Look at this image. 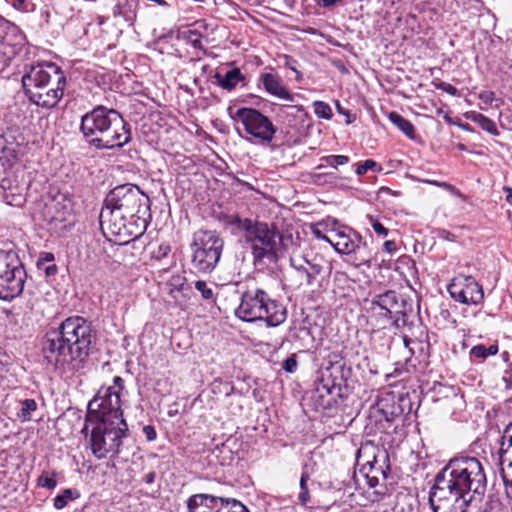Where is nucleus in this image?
I'll return each mask as SVG.
<instances>
[{
  "label": "nucleus",
  "mask_w": 512,
  "mask_h": 512,
  "mask_svg": "<svg viewBox=\"0 0 512 512\" xmlns=\"http://www.w3.org/2000/svg\"><path fill=\"white\" fill-rule=\"evenodd\" d=\"M487 488L482 463L474 457L451 459L435 476L429 492L433 512H468L481 501Z\"/></svg>",
  "instance_id": "nucleus-1"
},
{
  "label": "nucleus",
  "mask_w": 512,
  "mask_h": 512,
  "mask_svg": "<svg viewBox=\"0 0 512 512\" xmlns=\"http://www.w3.org/2000/svg\"><path fill=\"white\" fill-rule=\"evenodd\" d=\"M149 217L150 199L133 184L112 189L99 216L101 227L123 243L139 238L148 226Z\"/></svg>",
  "instance_id": "nucleus-2"
},
{
  "label": "nucleus",
  "mask_w": 512,
  "mask_h": 512,
  "mask_svg": "<svg viewBox=\"0 0 512 512\" xmlns=\"http://www.w3.org/2000/svg\"><path fill=\"white\" fill-rule=\"evenodd\" d=\"M93 339L91 324L86 319L69 317L57 329L46 332L42 352L56 369L75 371L89 356Z\"/></svg>",
  "instance_id": "nucleus-3"
},
{
  "label": "nucleus",
  "mask_w": 512,
  "mask_h": 512,
  "mask_svg": "<svg viewBox=\"0 0 512 512\" xmlns=\"http://www.w3.org/2000/svg\"><path fill=\"white\" fill-rule=\"evenodd\" d=\"M67 80L55 63L45 62L30 66L22 76V87L28 100L38 107L52 109L64 95Z\"/></svg>",
  "instance_id": "nucleus-4"
},
{
  "label": "nucleus",
  "mask_w": 512,
  "mask_h": 512,
  "mask_svg": "<svg viewBox=\"0 0 512 512\" xmlns=\"http://www.w3.org/2000/svg\"><path fill=\"white\" fill-rule=\"evenodd\" d=\"M229 223L237 226L243 233L245 243L251 250L254 265L265 259L274 262L278 259L283 246V234L273 223L241 218L232 215Z\"/></svg>",
  "instance_id": "nucleus-5"
},
{
  "label": "nucleus",
  "mask_w": 512,
  "mask_h": 512,
  "mask_svg": "<svg viewBox=\"0 0 512 512\" xmlns=\"http://www.w3.org/2000/svg\"><path fill=\"white\" fill-rule=\"evenodd\" d=\"M235 314L246 322L263 320L269 327L279 326L287 318L286 307L260 288L248 289L242 294Z\"/></svg>",
  "instance_id": "nucleus-6"
},
{
  "label": "nucleus",
  "mask_w": 512,
  "mask_h": 512,
  "mask_svg": "<svg viewBox=\"0 0 512 512\" xmlns=\"http://www.w3.org/2000/svg\"><path fill=\"white\" fill-rule=\"evenodd\" d=\"M91 427L89 444L92 454L99 460L116 458L121 451L123 440L128 436L126 420H93L86 418L83 431Z\"/></svg>",
  "instance_id": "nucleus-7"
},
{
  "label": "nucleus",
  "mask_w": 512,
  "mask_h": 512,
  "mask_svg": "<svg viewBox=\"0 0 512 512\" xmlns=\"http://www.w3.org/2000/svg\"><path fill=\"white\" fill-rule=\"evenodd\" d=\"M351 392L348 380L344 374H342L341 380L338 383L331 378V374L327 377L322 374L317 379L314 389L305 400L315 411H326L342 405L350 397Z\"/></svg>",
  "instance_id": "nucleus-8"
},
{
  "label": "nucleus",
  "mask_w": 512,
  "mask_h": 512,
  "mask_svg": "<svg viewBox=\"0 0 512 512\" xmlns=\"http://www.w3.org/2000/svg\"><path fill=\"white\" fill-rule=\"evenodd\" d=\"M224 240L215 231H199L191 245L192 266L200 273L212 272L222 255Z\"/></svg>",
  "instance_id": "nucleus-9"
},
{
  "label": "nucleus",
  "mask_w": 512,
  "mask_h": 512,
  "mask_svg": "<svg viewBox=\"0 0 512 512\" xmlns=\"http://www.w3.org/2000/svg\"><path fill=\"white\" fill-rule=\"evenodd\" d=\"M410 400L402 395L387 393L381 396L377 403L369 410V420L375 422L377 430H385L387 424L401 418L406 410L410 411Z\"/></svg>",
  "instance_id": "nucleus-10"
},
{
  "label": "nucleus",
  "mask_w": 512,
  "mask_h": 512,
  "mask_svg": "<svg viewBox=\"0 0 512 512\" xmlns=\"http://www.w3.org/2000/svg\"><path fill=\"white\" fill-rule=\"evenodd\" d=\"M87 418L93 420H125L121 410V398L114 390L101 387L88 404Z\"/></svg>",
  "instance_id": "nucleus-11"
},
{
  "label": "nucleus",
  "mask_w": 512,
  "mask_h": 512,
  "mask_svg": "<svg viewBox=\"0 0 512 512\" xmlns=\"http://www.w3.org/2000/svg\"><path fill=\"white\" fill-rule=\"evenodd\" d=\"M376 447L372 443H365L360 446L356 452V465L359 466V472L354 470V487L367 485L370 488L377 486L379 474H383L381 468L375 467Z\"/></svg>",
  "instance_id": "nucleus-12"
},
{
  "label": "nucleus",
  "mask_w": 512,
  "mask_h": 512,
  "mask_svg": "<svg viewBox=\"0 0 512 512\" xmlns=\"http://www.w3.org/2000/svg\"><path fill=\"white\" fill-rule=\"evenodd\" d=\"M233 118L240 121L245 131L260 142H270L276 132L269 118L253 108H240Z\"/></svg>",
  "instance_id": "nucleus-13"
},
{
  "label": "nucleus",
  "mask_w": 512,
  "mask_h": 512,
  "mask_svg": "<svg viewBox=\"0 0 512 512\" xmlns=\"http://www.w3.org/2000/svg\"><path fill=\"white\" fill-rule=\"evenodd\" d=\"M112 121L117 124H108L99 138L91 140V144L101 149H112L122 147L129 142L131 138L130 125L123 119L122 115L117 111L112 115Z\"/></svg>",
  "instance_id": "nucleus-14"
},
{
  "label": "nucleus",
  "mask_w": 512,
  "mask_h": 512,
  "mask_svg": "<svg viewBox=\"0 0 512 512\" xmlns=\"http://www.w3.org/2000/svg\"><path fill=\"white\" fill-rule=\"evenodd\" d=\"M116 113L115 109H108L100 105L83 115L80 130L86 141L91 144V140H94L95 137L99 138L100 133L105 130L108 124H117L112 121V115Z\"/></svg>",
  "instance_id": "nucleus-15"
},
{
  "label": "nucleus",
  "mask_w": 512,
  "mask_h": 512,
  "mask_svg": "<svg viewBox=\"0 0 512 512\" xmlns=\"http://www.w3.org/2000/svg\"><path fill=\"white\" fill-rule=\"evenodd\" d=\"M450 296L463 304H479L484 298L482 286L472 277L458 275L448 286Z\"/></svg>",
  "instance_id": "nucleus-16"
},
{
  "label": "nucleus",
  "mask_w": 512,
  "mask_h": 512,
  "mask_svg": "<svg viewBox=\"0 0 512 512\" xmlns=\"http://www.w3.org/2000/svg\"><path fill=\"white\" fill-rule=\"evenodd\" d=\"M499 463L505 493L508 498L512 499V423L506 426L501 436Z\"/></svg>",
  "instance_id": "nucleus-17"
},
{
  "label": "nucleus",
  "mask_w": 512,
  "mask_h": 512,
  "mask_svg": "<svg viewBox=\"0 0 512 512\" xmlns=\"http://www.w3.org/2000/svg\"><path fill=\"white\" fill-rule=\"evenodd\" d=\"M27 277L24 267L0 276V299L11 300L21 294Z\"/></svg>",
  "instance_id": "nucleus-18"
},
{
  "label": "nucleus",
  "mask_w": 512,
  "mask_h": 512,
  "mask_svg": "<svg viewBox=\"0 0 512 512\" xmlns=\"http://www.w3.org/2000/svg\"><path fill=\"white\" fill-rule=\"evenodd\" d=\"M292 110L287 114L288 126L293 129L291 132L294 142H297L302 136L306 135L311 126V118L302 107L291 106ZM290 134V131H287Z\"/></svg>",
  "instance_id": "nucleus-19"
},
{
  "label": "nucleus",
  "mask_w": 512,
  "mask_h": 512,
  "mask_svg": "<svg viewBox=\"0 0 512 512\" xmlns=\"http://www.w3.org/2000/svg\"><path fill=\"white\" fill-rule=\"evenodd\" d=\"M362 310L366 312L363 317H366L367 322L371 324L372 327H385L386 322H388L391 317L376 298L368 300L364 297Z\"/></svg>",
  "instance_id": "nucleus-20"
},
{
  "label": "nucleus",
  "mask_w": 512,
  "mask_h": 512,
  "mask_svg": "<svg viewBox=\"0 0 512 512\" xmlns=\"http://www.w3.org/2000/svg\"><path fill=\"white\" fill-rule=\"evenodd\" d=\"M219 506L218 497L210 494H195L187 500L189 512H218Z\"/></svg>",
  "instance_id": "nucleus-21"
},
{
  "label": "nucleus",
  "mask_w": 512,
  "mask_h": 512,
  "mask_svg": "<svg viewBox=\"0 0 512 512\" xmlns=\"http://www.w3.org/2000/svg\"><path fill=\"white\" fill-rule=\"evenodd\" d=\"M371 352L366 347L362 348V352L359 350L354 352V364L359 372L362 380H369L370 376L377 373L376 366L371 364L370 356Z\"/></svg>",
  "instance_id": "nucleus-22"
},
{
  "label": "nucleus",
  "mask_w": 512,
  "mask_h": 512,
  "mask_svg": "<svg viewBox=\"0 0 512 512\" xmlns=\"http://www.w3.org/2000/svg\"><path fill=\"white\" fill-rule=\"evenodd\" d=\"M205 27L206 25L203 21H197L191 27L179 30L178 39L185 41L195 49L204 50V46L202 44V38L204 36L201 33V29Z\"/></svg>",
  "instance_id": "nucleus-23"
},
{
  "label": "nucleus",
  "mask_w": 512,
  "mask_h": 512,
  "mask_svg": "<svg viewBox=\"0 0 512 512\" xmlns=\"http://www.w3.org/2000/svg\"><path fill=\"white\" fill-rule=\"evenodd\" d=\"M261 79L265 90L269 94L286 101H293L292 94L281 84L277 76L271 73H265L262 75Z\"/></svg>",
  "instance_id": "nucleus-24"
},
{
  "label": "nucleus",
  "mask_w": 512,
  "mask_h": 512,
  "mask_svg": "<svg viewBox=\"0 0 512 512\" xmlns=\"http://www.w3.org/2000/svg\"><path fill=\"white\" fill-rule=\"evenodd\" d=\"M214 78L221 88L228 91L233 90L239 82L244 80V76L239 68H233L227 71L225 75H221V73L216 72Z\"/></svg>",
  "instance_id": "nucleus-25"
},
{
  "label": "nucleus",
  "mask_w": 512,
  "mask_h": 512,
  "mask_svg": "<svg viewBox=\"0 0 512 512\" xmlns=\"http://www.w3.org/2000/svg\"><path fill=\"white\" fill-rule=\"evenodd\" d=\"M136 0H119L113 8V16L121 17L125 21L132 23L136 18Z\"/></svg>",
  "instance_id": "nucleus-26"
},
{
  "label": "nucleus",
  "mask_w": 512,
  "mask_h": 512,
  "mask_svg": "<svg viewBox=\"0 0 512 512\" xmlns=\"http://www.w3.org/2000/svg\"><path fill=\"white\" fill-rule=\"evenodd\" d=\"M23 265L17 254L12 250H0V276L8 275L9 272L20 268Z\"/></svg>",
  "instance_id": "nucleus-27"
},
{
  "label": "nucleus",
  "mask_w": 512,
  "mask_h": 512,
  "mask_svg": "<svg viewBox=\"0 0 512 512\" xmlns=\"http://www.w3.org/2000/svg\"><path fill=\"white\" fill-rule=\"evenodd\" d=\"M351 280L346 272L336 271L334 275V289L333 292L338 298H348L352 290Z\"/></svg>",
  "instance_id": "nucleus-28"
},
{
  "label": "nucleus",
  "mask_w": 512,
  "mask_h": 512,
  "mask_svg": "<svg viewBox=\"0 0 512 512\" xmlns=\"http://www.w3.org/2000/svg\"><path fill=\"white\" fill-rule=\"evenodd\" d=\"M359 282V289L363 291L362 296H364V290L371 283V268L367 261L354 264V282Z\"/></svg>",
  "instance_id": "nucleus-29"
},
{
  "label": "nucleus",
  "mask_w": 512,
  "mask_h": 512,
  "mask_svg": "<svg viewBox=\"0 0 512 512\" xmlns=\"http://www.w3.org/2000/svg\"><path fill=\"white\" fill-rule=\"evenodd\" d=\"M388 118L391 123L402 131L408 138L415 139L414 125L408 119L404 118L397 112H390Z\"/></svg>",
  "instance_id": "nucleus-30"
},
{
  "label": "nucleus",
  "mask_w": 512,
  "mask_h": 512,
  "mask_svg": "<svg viewBox=\"0 0 512 512\" xmlns=\"http://www.w3.org/2000/svg\"><path fill=\"white\" fill-rule=\"evenodd\" d=\"M20 407L17 411V418L22 422L30 421L32 419V412L38 408L37 402L34 399H25L20 401Z\"/></svg>",
  "instance_id": "nucleus-31"
},
{
  "label": "nucleus",
  "mask_w": 512,
  "mask_h": 512,
  "mask_svg": "<svg viewBox=\"0 0 512 512\" xmlns=\"http://www.w3.org/2000/svg\"><path fill=\"white\" fill-rule=\"evenodd\" d=\"M470 119L472 122L478 124L483 130L489 132L492 135H497L498 130L493 120L489 119L485 115L477 112H472Z\"/></svg>",
  "instance_id": "nucleus-32"
},
{
  "label": "nucleus",
  "mask_w": 512,
  "mask_h": 512,
  "mask_svg": "<svg viewBox=\"0 0 512 512\" xmlns=\"http://www.w3.org/2000/svg\"><path fill=\"white\" fill-rule=\"evenodd\" d=\"M220 506L218 512H249L248 508L235 499L218 497Z\"/></svg>",
  "instance_id": "nucleus-33"
},
{
  "label": "nucleus",
  "mask_w": 512,
  "mask_h": 512,
  "mask_svg": "<svg viewBox=\"0 0 512 512\" xmlns=\"http://www.w3.org/2000/svg\"><path fill=\"white\" fill-rule=\"evenodd\" d=\"M4 200L8 205L20 207L25 203V195L17 187H8L4 189Z\"/></svg>",
  "instance_id": "nucleus-34"
},
{
  "label": "nucleus",
  "mask_w": 512,
  "mask_h": 512,
  "mask_svg": "<svg viewBox=\"0 0 512 512\" xmlns=\"http://www.w3.org/2000/svg\"><path fill=\"white\" fill-rule=\"evenodd\" d=\"M186 277L182 274L172 275L167 282L169 294L175 297L176 292H181L186 284Z\"/></svg>",
  "instance_id": "nucleus-35"
},
{
  "label": "nucleus",
  "mask_w": 512,
  "mask_h": 512,
  "mask_svg": "<svg viewBox=\"0 0 512 512\" xmlns=\"http://www.w3.org/2000/svg\"><path fill=\"white\" fill-rule=\"evenodd\" d=\"M397 297L398 296L395 291H387L381 295L376 296L375 298L384 307V310H386L391 316V307L395 303Z\"/></svg>",
  "instance_id": "nucleus-36"
},
{
  "label": "nucleus",
  "mask_w": 512,
  "mask_h": 512,
  "mask_svg": "<svg viewBox=\"0 0 512 512\" xmlns=\"http://www.w3.org/2000/svg\"><path fill=\"white\" fill-rule=\"evenodd\" d=\"M74 492L72 489H64L61 494L57 495L53 500V505L56 509H63L69 500L74 499Z\"/></svg>",
  "instance_id": "nucleus-37"
},
{
  "label": "nucleus",
  "mask_w": 512,
  "mask_h": 512,
  "mask_svg": "<svg viewBox=\"0 0 512 512\" xmlns=\"http://www.w3.org/2000/svg\"><path fill=\"white\" fill-rule=\"evenodd\" d=\"M304 262L306 264L305 282L307 285H311L316 276L321 273L322 267L319 264H313L307 260H304Z\"/></svg>",
  "instance_id": "nucleus-38"
},
{
  "label": "nucleus",
  "mask_w": 512,
  "mask_h": 512,
  "mask_svg": "<svg viewBox=\"0 0 512 512\" xmlns=\"http://www.w3.org/2000/svg\"><path fill=\"white\" fill-rule=\"evenodd\" d=\"M313 107L315 114L319 118L330 119L333 115L330 106L323 101H315Z\"/></svg>",
  "instance_id": "nucleus-39"
},
{
  "label": "nucleus",
  "mask_w": 512,
  "mask_h": 512,
  "mask_svg": "<svg viewBox=\"0 0 512 512\" xmlns=\"http://www.w3.org/2000/svg\"><path fill=\"white\" fill-rule=\"evenodd\" d=\"M195 288L201 293L202 298L205 300H211L214 296L212 288L203 280L196 281Z\"/></svg>",
  "instance_id": "nucleus-40"
},
{
  "label": "nucleus",
  "mask_w": 512,
  "mask_h": 512,
  "mask_svg": "<svg viewBox=\"0 0 512 512\" xmlns=\"http://www.w3.org/2000/svg\"><path fill=\"white\" fill-rule=\"evenodd\" d=\"M14 150L7 146V141L3 136H0V160H10L14 157Z\"/></svg>",
  "instance_id": "nucleus-41"
},
{
  "label": "nucleus",
  "mask_w": 512,
  "mask_h": 512,
  "mask_svg": "<svg viewBox=\"0 0 512 512\" xmlns=\"http://www.w3.org/2000/svg\"><path fill=\"white\" fill-rule=\"evenodd\" d=\"M37 484L40 487L54 489L57 485V482L53 477L43 473L38 477Z\"/></svg>",
  "instance_id": "nucleus-42"
},
{
  "label": "nucleus",
  "mask_w": 512,
  "mask_h": 512,
  "mask_svg": "<svg viewBox=\"0 0 512 512\" xmlns=\"http://www.w3.org/2000/svg\"><path fill=\"white\" fill-rule=\"evenodd\" d=\"M305 259H296L294 257L290 258L291 266L300 273L301 279L305 281V270L306 264L304 262Z\"/></svg>",
  "instance_id": "nucleus-43"
},
{
  "label": "nucleus",
  "mask_w": 512,
  "mask_h": 512,
  "mask_svg": "<svg viewBox=\"0 0 512 512\" xmlns=\"http://www.w3.org/2000/svg\"><path fill=\"white\" fill-rule=\"evenodd\" d=\"M297 366H298V362H297V357L295 354H292L290 357H288L284 362H283V369L288 372V373H293L296 371L297 369Z\"/></svg>",
  "instance_id": "nucleus-44"
},
{
  "label": "nucleus",
  "mask_w": 512,
  "mask_h": 512,
  "mask_svg": "<svg viewBox=\"0 0 512 512\" xmlns=\"http://www.w3.org/2000/svg\"><path fill=\"white\" fill-rule=\"evenodd\" d=\"M433 184L439 186V187H442L446 190H448L449 192L453 193L454 195H456L457 197L463 199V200H466V196L460 191L458 190L455 186L453 185H450L446 182H432Z\"/></svg>",
  "instance_id": "nucleus-45"
},
{
  "label": "nucleus",
  "mask_w": 512,
  "mask_h": 512,
  "mask_svg": "<svg viewBox=\"0 0 512 512\" xmlns=\"http://www.w3.org/2000/svg\"><path fill=\"white\" fill-rule=\"evenodd\" d=\"M170 250L171 248L169 245L161 244L158 246L157 250L152 252V258L160 260L166 257L169 254Z\"/></svg>",
  "instance_id": "nucleus-46"
},
{
  "label": "nucleus",
  "mask_w": 512,
  "mask_h": 512,
  "mask_svg": "<svg viewBox=\"0 0 512 512\" xmlns=\"http://www.w3.org/2000/svg\"><path fill=\"white\" fill-rule=\"evenodd\" d=\"M434 86L437 89L442 90L452 96H456L458 94L457 88L455 86L451 85L450 83L439 82V83H434Z\"/></svg>",
  "instance_id": "nucleus-47"
},
{
  "label": "nucleus",
  "mask_w": 512,
  "mask_h": 512,
  "mask_svg": "<svg viewBox=\"0 0 512 512\" xmlns=\"http://www.w3.org/2000/svg\"><path fill=\"white\" fill-rule=\"evenodd\" d=\"M470 355L474 356L476 358H480V359L487 358L486 346L479 344V345L472 347V349L470 350Z\"/></svg>",
  "instance_id": "nucleus-48"
},
{
  "label": "nucleus",
  "mask_w": 512,
  "mask_h": 512,
  "mask_svg": "<svg viewBox=\"0 0 512 512\" xmlns=\"http://www.w3.org/2000/svg\"><path fill=\"white\" fill-rule=\"evenodd\" d=\"M105 388L114 390L116 394L120 395L121 391L124 389V380L120 376H115L113 378V385Z\"/></svg>",
  "instance_id": "nucleus-49"
},
{
  "label": "nucleus",
  "mask_w": 512,
  "mask_h": 512,
  "mask_svg": "<svg viewBox=\"0 0 512 512\" xmlns=\"http://www.w3.org/2000/svg\"><path fill=\"white\" fill-rule=\"evenodd\" d=\"M143 433L147 439V441H154L157 437L156 430L152 425H146L143 427Z\"/></svg>",
  "instance_id": "nucleus-50"
},
{
  "label": "nucleus",
  "mask_w": 512,
  "mask_h": 512,
  "mask_svg": "<svg viewBox=\"0 0 512 512\" xmlns=\"http://www.w3.org/2000/svg\"><path fill=\"white\" fill-rule=\"evenodd\" d=\"M372 228L376 234L383 237H386L389 233V230L376 220L372 222Z\"/></svg>",
  "instance_id": "nucleus-51"
},
{
  "label": "nucleus",
  "mask_w": 512,
  "mask_h": 512,
  "mask_svg": "<svg viewBox=\"0 0 512 512\" xmlns=\"http://www.w3.org/2000/svg\"><path fill=\"white\" fill-rule=\"evenodd\" d=\"M377 167V162H364V165H359L356 169V173L358 175H362L367 172L369 169H375Z\"/></svg>",
  "instance_id": "nucleus-52"
},
{
  "label": "nucleus",
  "mask_w": 512,
  "mask_h": 512,
  "mask_svg": "<svg viewBox=\"0 0 512 512\" xmlns=\"http://www.w3.org/2000/svg\"><path fill=\"white\" fill-rule=\"evenodd\" d=\"M479 98L485 103V104H492L494 98H495V94L494 92L492 91H488V90H485V91H482L480 92L479 94Z\"/></svg>",
  "instance_id": "nucleus-53"
},
{
  "label": "nucleus",
  "mask_w": 512,
  "mask_h": 512,
  "mask_svg": "<svg viewBox=\"0 0 512 512\" xmlns=\"http://www.w3.org/2000/svg\"><path fill=\"white\" fill-rule=\"evenodd\" d=\"M402 306H403V304L401 302H399V299L397 297L396 300H395V303L391 307V317H390V320L393 319L394 317H396L399 314H404V312L402 310Z\"/></svg>",
  "instance_id": "nucleus-54"
},
{
  "label": "nucleus",
  "mask_w": 512,
  "mask_h": 512,
  "mask_svg": "<svg viewBox=\"0 0 512 512\" xmlns=\"http://www.w3.org/2000/svg\"><path fill=\"white\" fill-rule=\"evenodd\" d=\"M397 250V245L393 240H387L383 244V251L388 254H393Z\"/></svg>",
  "instance_id": "nucleus-55"
},
{
  "label": "nucleus",
  "mask_w": 512,
  "mask_h": 512,
  "mask_svg": "<svg viewBox=\"0 0 512 512\" xmlns=\"http://www.w3.org/2000/svg\"><path fill=\"white\" fill-rule=\"evenodd\" d=\"M295 63H296V61L292 57L287 56V55L285 56V66L288 67L289 69H291L292 71H294L297 75L296 78L299 79L300 73L296 69Z\"/></svg>",
  "instance_id": "nucleus-56"
},
{
  "label": "nucleus",
  "mask_w": 512,
  "mask_h": 512,
  "mask_svg": "<svg viewBox=\"0 0 512 512\" xmlns=\"http://www.w3.org/2000/svg\"><path fill=\"white\" fill-rule=\"evenodd\" d=\"M12 5L15 9L25 12L28 10V4L26 0H11Z\"/></svg>",
  "instance_id": "nucleus-57"
},
{
  "label": "nucleus",
  "mask_w": 512,
  "mask_h": 512,
  "mask_svg": "<svg viewBox=\"0 0 512 512\" xmlns=\"http://www.w3.org/2000/svg\"><path fill=\"white\" fill-rule=\"evenodd\" d=\"M298 499L302 505H306L310 500L309 490H301Z\"/></svg>",
  "instance_id": "nucleus-58"
},
{
  "label": "nucleus",
  "mask_w": 512,
  "mask_h": 512,
  "mask_svg": "<svg viewBox=\"0 0 512 512\" xmlns=\"http://www.w3.org/2000/svg\"><path fill=\"white\" fill-rule=\"evenodd\" d=\"M156 479V473L155 471H150L148 472L147 474L144 475L143 477V481L146 483V484H152L154 483Z\"/></svg>",
  "instance_id": "nucleus-59"
},
{
  "label": "nucleus",
  "mask_w": 512,
  "mask_h": 512,
  "mask_svg": "<svg viewBox=\"0 0 512 512\" xmlns=\"http://www.w3.org/2000/svg\"><path fill=\"white\" fill-rule=\"evenodd\" d=\"M336 108L339 113L346 116V123L349 124L351 122L349 111L343 109L339 102L336 103Z\"/></svg>",
  "instance_id": "nucleus-60"
},
{
  "label": "nucleus",
  "mask_w": 512,
  "mask_h": 512,
  "mask_svg": "<svg viewBox=\"0 0 512 512\" xmlns=\"http://www.w3.org/2000/svg\"><path fill=\"white\" fill-rule=\"evenodd\" d=\"M308 474L307 473H303L301 478H300V489L301 490H308V487H307V481H308Z\"/></svg>",
  "instance_id": "nucleus-61"
},
{
  "label": "nucleus",
  "mask_w": 512,
  "mask_h": 512,
  "mask_svg": "<svg viewBox=\"0 0 512 512\" xmlns=\"http://www.w3.org/2000/svg\"><path fill=\"white\" fill-rule=\"evenodd\" d=\"M318 5L323 7H330L334 5L339 0H314Z\"/></svg>",
  "instance_id": "nucleus-62"
},
{
  "label": "nucleus",
  "mask_w": 512,
  "mask_h": 512,
  "mask_svg": "<svg viewBox=\"0 0 512 512\" xmlns=\"http://www.w3.org/2000/svg\"><path fill=\"white\" fill-rule=\"evenodd\" d=\"M57 266L55 264H51L45 268V274L47 276H54L57 273Z\"/></svg>",
  "instance_id": "nucleus-63"
},
{
  "label": "nucleus",
  "mask_w": 512,
  "mask_h": 512,
  "mask_svg": "<svg viewBox=\"0 0 512 512\" xmlns=\"http://www.w3.org/2000/svg\"><path fill=\"white\" fill-rule=\"evenodd\" d=\"M504 190L506 192V201L512 204V188L505 187Z\"/></svg>",
  "instance_id": "nucleus-64"
}]
</instances>
